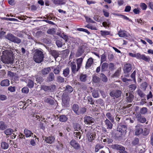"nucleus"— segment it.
I'll return each instance as SVG.
<instances>
[{"label":"nucleus","mask_w":153,"mask_h":153,"mask_svg":"<svg viewBox=\"0 0 153 153\" xmlns=\"http://www.w3.org/2000/svg\"><path fill=\"white\" fill-rule=\"evenodd\" d=\"M13 59V53L11 50L4 51L1 58V61L4 63H9L12 62Z\"/></svg>","instance_id":"f257e3e1"},{"label":"nucleus","mask_w":153,"mask_h":153,"mask_svg":"<svg viewBox=\"0 0 153 153\" xmlns=\"http://www.w3.org/2000/svg\"><path fill=\"white\" fill-rule=\"evenodd\" d=\"M33 59L36 63H40L42 62L44 59V54L43 51L41 49H36L33 52Z\"/></svg>","instance_id":"f03ea898"},{"label":"nucleus","mask_w":153,"mask_h":153,"mask_svg":"<svg viewBox=\"0 0 153 153\" xmlns=\"http://www.w3.org/2000/svg\"><path fill=\"white\" fill-rule=\"evenodd\" d=\"M5 37L10 41L18 44L22 42L20 39L11 33H7Z\"/></svg>","instance_id":"7ed1b4c3"},{"label":"nucleus","mask_w":153,"mask_h":153,"mask_svg":"<svg viewBox=\"0 0 153 153\" xmlns=\"http://www.w3.org/2000/svg\"><path fill=\"white\" fill-rule=\"evenodd\" d=\"M129 55L131 57H136L137 59H141L146 62H148L150 60V58L149 57H146L144 54H140L139 53L134 54L129 53Z\"/></svg>","instance_id":"20e7f679"},{"label":"nucleus","mask_w":153,"mask_h":153,"mask_svg":"<svg viewBox=\"0 0 153 153\" xmlns=\"http://www.w3.org/2000/svg\"><path fill=\"white\" fill-rule=\"evenodd\" d=\"M127 129L126 126L120 124L117 128V131L120 133V135H124L126 134Z\"/></svg>","instance_id":"39448f33"},{"label":"nucleus","mask_w":153,"mask_h":153,"mask_svg":"<svg viewBox=\"0 0 153 153\" xmlns=\"http://www.w3.org/2000/svg\"><path fill=\"white\" fill-rule=\"evenodd\" d=\"M68 64L71 68V71L72 73L75 74L80 69L79 68H78V66H76L75 62L74 61L72 62H69Z\"/></svg>","instance_id":"423d86ee"},{"label":"nucleus","mask_w":153,"mask_h":153,"mask_svg":"<svg viewBox=\"0 0 153 153\" xmlns=\"http://www.w3.org/2000/svg\"><path fill=\"white\" fill-rule=\"evenodd\" d=\"M84 122L87 124L92 125L94 121V119L92 117L86 116L84 118Z\"/></svg>","instance_id":"0eeeda50"},{"label":"nucleus","mask_w":153,"mask_h":153,"mask_svg":"<svg viewBox=\"0 0 153 153\" xmlns=\"http://www.w3.org/2000/svg\"><path fill=\"white\" fill-rule=\"evenodd\" d=\"M122 92L119 90L117 91H113L110 93V95L112 97H114V99L115 97L116 98H118L120 97Z\"/></svg>","instance_id":"6e6552de"},{"label":"nucleus","mask_w":153,"mask_h":153,"mask_svg":"<svg viewBox=\"0 0 153 153\" xmlns=\"http://www.w3.org/2000/svg\"><path fill=\"white\" fill-rule=\"evenodd\" d=\"M70 145L75 149L79 150L80 149V146L79 144L76 142L75 140H72L70 142Z\"/></svg>","instance_id":"1a4fd4ad"},{"label":"nucleus","mask_w":153,"mask_h":153,"mask_svg":"<svg viewBox=\"0 0 153 153\" xmlns=\"http://www.w3.org/2000/svg\"><path fill=\"white\" fill-rule=\"evenodd\" d=\"M62 102L64 105H67L68 104L69 101V97L68 95L66 94H64L62 97Z\"/></svg>","instance_id":"9d476101"},{"label":"nucleus","mask_w":153,"mask_h":153,"mask_svg":"<svg viewBox=\"0 0 153 153\" xmlns=\"http://www.w3.org/2000/svg\"><path fill=\"white\" fill-rule=\"evenodd\" d=\"M136 118L137 121L141 123H144L146 121V118L143 116H142L140 114L136 115Z\"/></svg>","instance_id":"9b49d317"},{"label":"nucleus","mask_w":153,"mask_h":153,"mask_svg":"<svg viewBox=\"0 0 153 153\" xmlns=\"http://www.w3.org/2000/svg\"><path fill=\"white\" fill-rule=\"evenodd\" d=\"M111 147L113 149L120 150V153L125 150L124 147L118 144H113L111 146Z\"/></svg>","instance_id":"f8f14e48"},{"label":"nucleus","mask_w":153,"mask_h":153,"mask_svg":"<svg viewBox=\"0 0 153 153\" xmlns=\"http://www.w3.org/2000/svg\"><path fill=\"white\" fill-rule=\"evenodd\" d=\"M111 147L113 149L120 150V153L125 150L124 147L118 144H113L111 146Z\"/></svg>","instance_id":"ddd939ff"},{"label":"nucleus","mask_w":153,"mask_h":153,"mask_svg":"<svg viewBox=\"0 0 153 153\" xmlns=\"http://www.w3.org/2000/svg\"><path fill=\"white\" fill-rule=\"evenodd\" d=\"M49 52L51 55L55 59L59 56V51L55 50L50 49Z\"/></svg>","instance_id":"4468645a"},{"label":"nucleus","mask_w":153,"mask_h":153,"mask_svg":"<svg viewBox=\"0 0 153 153\" xmlns=\"http://www.w3.org/2000/svg\"><path fill=\"white\" fill-rule=\"evenodd\" d=\"M51 1L54 4L57 5L65 4L66 2L65 0H52Z\"/></svg>","instance_id":"2eb2a0df"},{"label":"nucleus","mask_w":153,"mask_h":153,"mask_svg":"<svg viewBox=\"0 0 153 153\" xmlns=\"http://www.w3.org/2000/svg\"><path fill=\"white\" fill-rule=\"evenodd\" d=\"M131 69V65L129 63L126 64L123 69L124 73H128L130 72Z\"/></svg>","instance_id":"dca6fc26"},{"label":"nucleus","mask_w":153,"mask_h":153,"mask_svg":"<svg viewBox=\"0 0 153 153\" xmlns=\"http://www.w3.org/2000/svg\"><path fill=\"white\" fill-rule=\"evenodd\" d=\"M55 140V138L53 136H51L46 137L45 141L48 143L51 144L54 142Z\"/></svg>","instance_id":"f3484780"},{"label":"nucleus","mask_w":153,"mask_h":153,"mask_svg":"<svg viewBox=\"0 0 153 153\" xmlns=\"http://www.w3.org/2000/svg\"><path fill=\"white\" fill-rule=\"evenodd\" d=\"M95 134L93 133L90 132H88L87 137L88 141L90 142H92L95 138Z\"/></svg>","instance_id":"a211bd4d"},{"label":"nucleus","mask_w":153,"mask_h":153,"mask_svg":"<svg viewBox=\"0 0 153 153\" xmlns=\"http://www.w3.org/2000/svg\"><path fill=\"white\" fill-rule=\"evenodd\" d=\"M143 130L139 125H137L135 126V134L137 135H139L143 133Z\"/></svg>","instance_id":"6ab92c4d"},{"label":"nucleus","mask_w":153,"mask_h":153,"mask_svg":"<svg viewBox=\"0 0 153 153\" xmlns=\"http://www.w3.org/2000/svg\"><path fill=\"white\" fill-rule=\"evenodd\" d=\"M126 101L128 102H131L134 98V95L130 93L126 94Z\"/></svg>","instance_id":"aec40b11"},{"label":"nucleus","mask_w":153,"mask_h":153,"mask_svg":"<svg viewBox=\"0 0 153 153\" xmlns=\"http://www.w3.org/2000/svg\"><path fill=\"white\" fill-rule=\"evenodd\" d=\"M44 101L52 105H53L55 103L54 100L51 97H45L44 99Z\"/></svg>","instance_id":"412c9836"},{"label":"nucleus","mask_w":153,"mask_h":153,"mask_svg":"<svg viewBox=\"0 0 153 153\" xmlns=\"http://www.w3.org/2000/svg\"><path fill=\"white\" fill-rule=\"evenodd\" d=\"M127 33L126 31L120 30L118 32V35L121 37H128V36Z\"/></svg>","instance_id":"4be33fe9"},{"label":"nucleus","mask_w":153,"mask_h":153,"mask_svg":"<svg viewBox=\"0 0 153 153\" xmlns=\"http://www.w3.org/2000/svg\"><path fill=\"white\" fill-rule=\"evenodd\" d=\"M93 62V59L91 57L89 58L86 62L85 68L87 69L89 68L91 66Z\"/></svg>","instance_id":"5701e85b"},{"label":"nucleus","mask_w":153,"mask_h":153,"mask_svg":"<svg viewBox=\"0 0 153 153\" xmlns=\"http://www.w3.org/2000/svg\"><path fill=\"white\" fill-rule=\"evenodd\" d=\"M24 133L25 134L26 137H33V133L32 131L28 129L25 128L24 130Z\"/></svg>","instance_id":"b1692460"},{"label":"nucleus","mask_w":153,"mask_h":153,"mask_svg":"<svg viewBox=\"0 0 153 153\" xmlns=\"http://www.w3.org/2000/svg\"><path fill=\"white\" fill-rule=\"evenodd\" d=\"M47 81L48 82H51L55 80V76L53 72L50 73L47 77Z\"/></svg>","instance_id":"393cba45"},{"label":"nucleus","mask_w":153,"mask_h":153,"mask_svg":"<svg viewBox=\"0 0 153 153\" xmlns=\"http://www.w3.org/2000/svg\"><path fill=\"white\" fill-rule=\"evenodd\" d=\"M51 71L50 67H48L42 69L41 71L42 74L44 75L48 74Z\"/></svg>","instance_id":"a878e982"},{"label":"nucleus","mask_w":153,"mask_h":153,"mask_svg":"<svg viewBox=\"0 0 153 153\" xmlns=\"http://www.w3.org/2000/svg\"><path fill=\"white\" fill-rule=\"evenodd\" d=\"M108 119H106L105 121V124L107 126V129H111L112 128L113 124L111 123Z\"/></svg>","instance_id":"bb28decb"},{"label":"nucleus","mask_w":153,"mask_h":153,"mask_svg":"<svg viewBox=\"0 0 153 153\" xmlns=\"http://www.w3.org/2000/svg\"><path fill=\"white\" fill-rule=\"evenodd\" d=\"M101 65V71L103 72L106 71L108 67V64L105 62L102 63Z\"/></svg>","instance_id":"cd10ccee"},{"label":"nucleus","mask_w":153,"mask_h":153,"mask_svg":"<svg viewBox=\"0 0 153 153\" xmlns=\"http://www.w3.org/2000/svg\"><path fill=\"white\" fill-rule=\"evenodd\" d=\"M10 81L7 79H4L2 80L0 83V85L1 86H7L10 84Z\"/></svg>","instance_id":"c85d7f7f"},{"label":"nucleus","mask_w":153,"mask_h":153,"mask_svg":"<svg viewBox=\"0 0 153 153\" xmlns=\"http://www.w3.org/2000/svg\"><path fill=\"white\" fill-rule=\"evenodd\" d=\"M106 116L107 119L110 120L111 122H114V117L112 115L110 112L107 113L106 114Z\"/></svg>","instance_id":"c756f323"},{"label":"nucleus","mask_w":153,"mask_h":153,"mask_svg":"<svg viewBox=\"0 0 153 153\" xmlns=\"http://www.w3.org/2000/svg\"><path fill=\"white\" fill-rule=\"evenodd\" d=\"M72 109L74 112L76 114H79V113H78L79 110V107L77 104H74L72 106Z\"/></svg>","instance_id":"7c9ffc66"},{"label":"nucleus","mask_w":153,"mask_h":153,"mask_svg":"<svg viewBox=\"0 0 153 153\" xmlns=\"http://www.w3.org/2000/svg\"><path fill=\"white\" fill-rule=\"evenodd\" d=\"M83 60V58H79L76 60L77 65L78 68H79V69L82 65Z\"/></svg>","instance_id":"2f4dec72"},{"label":"nucleus","mask_w":153,"mask_h":153,"mask_svg":"<svg viewBox=\"0 0 153 153\" xmlns=\"http://www.w3.org/2000/svg\"><path fill=\"white\" fill-rule=\"evenodd\" d=\"M87 75L86 74H81L80 75L79 79L82 82H85L86 80Z\"/></svg>","instance_id":"473e14b6"},{"label":"nucleus","mask_w":153,"mask_h":153,"mask_svg":"<svg viewBox=\"0 0 153 153\" xmlns=\"http://www.w3.org/2000/svg\"><path fill=\"white\" fill-rule=\"evenodd\" d=\"M58 118H59V121L61 122H65L68 120L67 117L65 115H60Z\"/></svg>","instance_id":"72a5a7b5"},{"label":"nucleus","mask_w":153,"mask_h":153,"mask_svg":"<svg viewBox=\"0 0 153 153\" xmlns=\"http://www.w3.org/2000/svg\"><path fill=\"white\" fill-rule=\"evenodd\" d=\"M70 70L68 68H66L63 70V74L65 77H67L69 74Z\"/></svg>","instance_id":"f704fd0d"},{"label":"nucleus","mask_w":153,"mask_h":153,"mask_svg":"<svg viewBox=\"0 0 153 153\" xmlns=\"http://www.w3.org/2000/svg\"><path fill=\"white\" fill-rule=\"evenodd\" d=\"M7 128V126L6 124L4 122L1 121H0V130H4Z\"/></svg>","instance_id":"c9c22d12"},{"label":"nucleus","mask_w":153,"mask_h":153,"mask_svg":"<svg viewBox=\"0 0 153 153\" xmlns=\"http://www.w3.org/2000/svg\"><path fill=\"white\" fill-rule=\"evenodd\" d=\"M9 147V145L7 143L2 142L1 143V147L3 149H7Z\"/></svg>","instance_id":"e433bc0d"},{"label":"nucleus","mask_w":153,"mask_h":153,"mask_svg":"<svg viewBox=\"0 0 153 153\" xmlns=\"http://www.w3.org/2000/svg\"><path fill=\"white\" fill-rule=\"evenodd\" d=\"M13 132V130L10 128H8L4 131V134L8 136L11 135Z\"/></svg>","instance_id":"4c0bfd02"},{"label":"nucleus","mask_w":153,"mask_h":153,"mask_svg":"<svg viewBox=\"0 0 153 153\" xmlns=\"http://www.w3.org/2000/svg\"><path fill=\"white\" fill-rule=\"evenodd\" d=\"M111 24V23L108 19H107L106 21L103 22L102 23V25L106 28L109 27Z\"/></svg>","instance_id":"58836bf2"},{"label":"nucleus","mask_w":153,"mask_h":153,"mask_svg":"<svg viewBox=\"0 0 153 153\" xmlns=\"http://www.w3.org/2000/svg\"><path fill=\"white\" fill-rule=\"evenodd\" d=\"M100 77L102 81L104 82H106L108 80V78L103 73H101L100 74Z\"/></svg>","instance_id":"ea45409f"},{"label":"nucleus","mask_w":153,"mask_h":153,"mask_svg":"<svg viewBox=\"0 0 153 153\" xmlns=\"http://www.w3.org/2000/svg\"><path fill=\"white\" fill-rule=\"evenodd\" d=\"M73 90L72 87L69 85H67L65 87V91L69 93H71Z\"/></svg>","instance_id":"a19ab883"},{"label":"nucleus","mask_w":153,"mask_h":153,"mask_svg":"<svg viewBox=\"0 0 153 153\" xmlns=\"http://www.w3.org/2000/svg\"><path fill=\"white\" fill-rule=\"evenodd\" d=\"M84 50L82 47H79L77 50L76 53V55L77 56H81L83 53Z\"/></svg>","instance_id":"79ce46f5"},{"label":"nucleus","mask_w":153,"mask_h":153,"mask_svg":"<svg viewBox=\"0 0 153 153\" xmlns=\"http://www.w3.org/2000/svg\"><path fill=\"white\" fill-rule=\"evenodd\" d=\"M148 111L147 108L146 107H143L140 109V113L141 114H146Z\"/></svg>","instance_id":"37998d69"},{"label":"nucleus","mask_w":153,"mask_h":153,"mask_svg":"<svg viewBox=\"0 0 153 153\" xmlns=\"http://www.w3.org/2000/svg\"><path fill=\"white\" fill-rule=\"evenodd\" d=\"M27 86L30 88H32L34 86L33 82L30 79H29L28 82Z\"/></svg>","instance_id":"c03bdc74"},{"label":"nucleus","mask_w":153,"mask_h":153,"mask_svg":"<svg viewBox=\"0 0 153 153\" xmlns=\"http://www.w3.org/2000/svg\"><path fill=\"white\" fill-rule=\"evenodd\" d=\"M121 71V69H117L113 75V77H118L120 75Z\"/></svg>","instance_id":"a18cd8bd"},{"label":"nucleus","mask_w":153,"mask_h":153,"mask_svg":"<svg viewBox=\"0 0 153 153\" xmlns=\"http://www.w3.org/2000/svg\"><path fill=\"white\" fill-rule=\"evenodd\" d=\"M92 80L94 83H97L100 82V79L98 76L94 75L93 77Z\"/></svg>","instance_id":"49530a36"},{"label":"nucleus","mask_w":153,"mask_h":153,"mask_svg":"<svg viewBox=\"0 0 153 153\" xmlns=\"http://www.w3.org/2000/svg\"><path fill=\"white\" fill-rule=\"evenodd\" d=\"M73 127L76 131H78L80 129V125L77 123H74L73 124Z\"/></svg>","instance_id":"de8ad7c7"},{"label":"nucleus","mask_w":153,"mask_h":153,"mask_svg":"<svg viewBox=\"0 0 153 153\" xmlns=\"http://www.w3.org/2000/svg\"><path fill=\"white\" fill-rule=\"evenodd\" d=\"M108 69L111 71H113L115 69L114 65L113 63H110L108 65Z\"/></svg>","instance_id":"09e8293b"},{"label":"nucleus","mask_w":153,"mask_h":153,"mask_svg":"<svg viewBox=\"0 0 153 153\" xmlns=\"http://www.w3.org/2000/svg\"><path fill=\"white\" fill-rule=\"evenodd\" d=\"M65 81L64 78L61 76H58L57 78V81L59 83H63Z\"/></svg>","instance_id":"8fccbe9b"},{"label":"nucleus","mask_w":153,"mask_h":153,"mask_svg":"<svg viewBox=\"0 0 153 153\" xmlns=\"http://www.w3.org/2000/svg\"><path fill=\"white\" fill-rule=\"evenodd\" d=\"M129 90L131 92H133L134 91L136 88V85L133 84L130 85L129 86Z\"/></svg>","instance_id":"3c124183"},{"label":"nucleus","mask_w":153,"mask_h":153,"mask_svg":"<svg viewBox=\"0 0 153 153\" xmlns=\"http://www.w3.org/2000/svg\"><path fill=\"white\" fill-rule=\"evenodd\" d=\"M92 96L94 98H97L99 97V94L97 90H94L92 93Z\"/></svg>","instance_id":"603ef678"},{"label":"nucleus","mask_w":153,"mask_h":153,"mask_svg":"<svg viewBox=\"0 0 153 153\" xmlns=\"http://www.w3.org/2000/svg\"><path fill=\"white\" fill-rule=\"evenodd\" d=\"M100 32L101 35L102 36L109 35L110 34V32L108 31L101 30Z\"/></svg>","instance_id":"864d4df0"},{"label":"nucleus","mask_w":153,"mask_h":153,"mask_svg":"<svg viewBox=\"0 0 153 153\" xmlns=\"http://www.w3.org/2000/svg\"><path fill=\"white\" fill-rule=\"evenodd\" d=\"M86 111V109L85 107L79 109L78 113L79 114L77 115H79L80 114H83Z\"/></svg>","instance_id":"5fc2aeb1"},{"label":"nucleus","mask_w":153,"mask_h":153,"mask_svg":"<svg viewBox=\"0 0 153 153\" xmlns=\"http://www.w3.org/2000/svg\"><path fill=\"white\" fill-rule=\"evenodd\" d=\"M60 70L59 67H58L53 69V72L55 75H58L59 74Z\"/></svg>","instance_id":"6e6d98bb"},{"label":"nucleus","mask_w":153,"mask_h":153,"mask_svg":"<svg viewBox=\"0 0 153 153\" xmlns=\"http://www.w3.org/2000/svg\"><path fill=\"white\" fill-rule=\"evenodd\" d=\"M103 146L99 144H97L95 147V152H98L100 149L103 148Z\"/></svg>","instance_id":"4d7b16f0"},{"label":"nucleus","mask_w":153,"mask_h":153,"mask_svg":"<svg viewBox=\"0 0 153 153\" xmlns=\"http://www.w3.org/2000/svg\"><path fill=\"white\" fill-rule=\"evenodd\" d=\"M106 61V56L104 54L101 55V56L100 64Z\"/></svg>","instance_id":"13d9d810"},{"label":"nucleus","mask_w":153,"mask_h":153,"mask_svg":"<svg viewBox=\"0 0 153 153\" xmlns=\"http://www.w3.org/2000/svg\"><path fill=\"white\" fill-rule=\"evenodd\" d=\"M139 140L137 138H136L132 141V144L133 145H137L139 143Z\"/></svg>","instance_id":"bf43d9fd"},{"label":"nucleus","mask_w":153,"mask_h":153,"mask_svg":"<svg viewBox=\"0 0 153 153\" xmlns=\"http://www.w3.org/2000/svg\"><path fill=\"white\" fill-rule=\"evenodd\" d=\"M87 99L89 103L91 105L94 104V101L92 97L90 96H88L87 97Z\"/></svg>","instance_id":"052dcab7"},{"label":"nucleus","mask_w":153,"mask_h":153,"mask_svg":"<svg viewBox=\"0 0 153 153\" xmlns=\"http://www.w3.org/2000/svg\"><path fill=\"white\" fill-rule=\"evenodd\" d=\"M85 17L86 19V22H91V23H94L95 22L91 18L88 17L87 16H85Z\"/></svg>","instance_id":"680f3d73"},{"label":"nucleus","mask_w":153,"mask_h":153,"mask_svg":"<svg viewBox=\"0 0 153 153\" xmlns=\"http://www.w3.org/2000/svg\"><path fill=\"white\" fill-rule=\"evenodd\" d=\"M22 91L24 93L27 94L29 91V89L27 87H25L22 88Z\"/></svg>","instance_id":"e2e57ef3"},{"label":"nucleus","mask_w":153,"mask_h":153,"mask_svg":"<svg viewBox=\"0 0 153 153\" xmlns=\"http://www.w3.org/2000/svg\"><path fill=\"white\" fill-rule=\"evenodd\" d=\"M7 75L8 76H10L12 77H16V74L15 73L12 72L10 71H8L7 73Z\"/></svg>","instance_id":"0e129e2a"},{"label":"nucleus","mask_w":153,"mask_h":153,"mask_svg":"<svg viewBox=\"0 0 153 153\" xmlns=\"http://www.w3.org/2000/svg\"><path fill=\"white\" fill-rule=\"evenodd\" d=\"M49 86L45 85H43L41 86V89L44 90L45 91H49Z\"/></svg>","instance_id":"69168bd1"},{"label":"nucleus","mask_w":153,"mask_h":153,"mask_svg":"<svg viewBox=\"0 0 153 153\" xmlns=\"http://www.w3.org/2000/svg\"><path fill=\"white\" fill-rule=\"evenodd\" d=\"M49 86V91L52 92L54 91L56 88V86L54 85H51Z\"/></svg>","instance_id":"338daca9"},{"label":"nucleus","mask_w":153,"mask_h":153,"mask_svg":"<svg viewBox=\"0 0 153 153\" xmlns=\"http://www.w3.org/2000/svg\"><path fill=\"white\" fill-rule=\"evenodd\" d=\"M47 33L49 34H54L55 33V29L54 28L49 29L47 30Z\"/></svg>","instance_id":"774afa93"}]
</instances>
